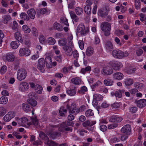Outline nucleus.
Returning a JSON list of instances; mask_svg holds the SVG:
<instances>
[{
    "instance_id": "nucleus-44",
    "label": "nucleus",
    "mask_w": 146,
    "mask_h": 146,
    "mask_svg": "<svg viewBox=\"0 0 146 146\" xmlns=\"http://www.w3.org/2000/svg\"><path fill=\"white\" fill-rule=\"evenodd\" d=\"M45 143L50 146H57V144L56 143L52 141H50L49 139Z\"/></svg>"
},
{
    "instance_id": "nucleus-50",
    "label": "nucleus",
    "mask_w": 146,
    "mask_h": 146,
    "mask_svg": "<svg viewBox=\"0 0 146 146\" xmlns=\"http://www.w3.org/2000/svg\"><path fill=\"white\" fill-rule=\"evenodd\" d=\"M72 83L75 84H79L80 80L79 79L77 78H73L71 80Z\"/></svg>"
},
{
    "instance_id": "nucleus-53",
    "label": "nucleus",
    "mask_w": 146,
    "mask_h": 146,
    "mask_svg": "<svg viewBox=\"0 0 146 146\" xmlns=\"http://www.w3.org/2000/svg\"><path fill=\"white\" fill-rule=\"evenodd\" d=\"M91 67L90 66H88L86 67L85 68H83L81 70V72L82 73H85L86 72L91 70Z\"/></svg>"
},
{
    "instance_id": "nucleus-32",
    "label": "nucleus",
    "mask_w": 146,
    "mask_h": 146,
    "mask_svg": "<svg viewBox=\"0 0 146 146\" xmlns=\"http://www.w3.org/2000/svg\"><path fill=\"white\" fill-rule=\"evenodd\" d=\"M49 137L52 138V139H54L56 136H59L60 135V133L59 132H55L52 133L50 132L49 135Z\"/></svg>"
},
{
    "instance_id": "nucleus-8",
    "label": "nucleus",
    "mask_w": 146,
    "mask_h": 146,
    "mask_svg": "<svg viewBox=\"0 0 146 146\" xmlns=\"http://www.w3.org/2000/svg\"><path fill=\"white\" fill-rule=\"evenodd\" d=\"M18 123L19 126H25L26 124L29 125V123L28 122V119L26 117H23L20 119L18 121Z\"/></svg>"
},
{
    "instance_id": "nucleus-21",
    "label": "nucleus",
    "mask_w": 146,
    "mask_h": 146,
    "mask_svg": "<svg viewBox=\"0 0 146 146\" xmlns=\"http://www.w3.org/2000/svg\"><path fill=\"white\" fill-rule=\"evenodd\" d=\"M53 27L54 29H56L59 31H61L63 30L62 25L57 23H55L54 24Z\"/></svg>"
},
{
    "instance_id": "nucleus-9",
    "label": "nucleus",
    "mask_w": 146,
    "mask_h": 146,
    "mask_svg": "<svg viewBox=\"0 0 146 146\" xmlns=\"http://www.w3.org/2000/svg\"><path fill=\"white\" fill-rule=\"evenodd\" d=\"M109 10L107 8H106L103 10L100 9L98 12V14L99 15L102 17H105L108 14Z\"/></svg>"
},
{
    "instance_id": "nucleus-6",
    "label": "nucleus",
    "mask_w": 146,
    "mask_h": 146,
    "mask_svg": "<svg viewBox=\"0 0 146 146\" xmlns=\"http://www.w3.org/2000/svg\"><path fill=\"white\" fill-rule=\"evenodd\" d=\"M29 88V84L27 83L23 82L21 83L19 85V89L22 92H25Z\"/></svg>"
},
{
    "instance_id": "nucleus-4",
    "label": "nucleus",
    "mask_w": 146,
    "mask_h": 146,
    "mask_svg": "<svg viewBox=\"0 0 146 146\" xmlns=\"http://www.w3.org/2000/svg\"><path fill=\"white\" fill-rule=\"evenodd\" d=\"M88 29L86 28L83 24H80L77 27L76 33H80L81 36L85 35L88 32Z\"/></svg>"
},
{
    "instance_id": "nucleus-16",
    "label": "nucleus",
    "mask_w": 146,
    "mask_h": 146,
    "mask_svg": "<svg viewBox=\"0 0 146 146\" xmlns=\"http://www.w3.org/2000/svg\"><path fill=\"white\" fill-rule=\"evenodd\" d=\"M131 130V126L129 125H126L121 129V131L123 133L130 132Z\"/></svg>"
},
{
    "instance_id": "nucleus-27",
    "label": "nucleus",
    "mask_w": 146,
    "mask_h": 146,
    "mask_svg": "<svg viewBox=\"0 0 146 146\" xmlns=\"http://www.w3.org/2000/svg\"><path fill=\"white\" fill-rule=\"evenodd\" d=\"M19 41H12L11 43V46L13 49H16L19 45Z\"/></svg>"
},
{
    "instance_id": "nucleus-63",
    "label": "nucleus",
    "mask_w": 146,
    "mask_h": 146,
    "mask_svg": "<svg viewBox=\"0 0 146 146\" xmlns=\"http://www.w3.org/2000/svg\"><path fill=\"white\" fill-rule=\"evenodd\" d=\"M111 106L113 108L116 109L119 108L120 107L119 104L117 103H115L111 105Z\"/></svg>"
},
{
    "instance_id": "nucleus-45",
    "label": "nucleus",
    "mask_w": 146,
    "mask_h": 146,
    "mask_svg": "<svg viewBox=\"0 0 146 146\" xmlns=\"http://www.w3.org/2000/svg\"><path fill=\"white\" fill-rule=\"evenodd\" d=\"M113 81L110 80H105L104 81V84L107 86H111L113 85Z\"/></svg>"
},
{
    "instance_id": "nucleus-30",
    "label": "nucleus",
    "mask_w": 146,
    "mask_h": 146,
    "mask_svg": "<svg viewBox=\"0 0 146 146\" xmlns=\"http://www.w3.org/2000/svg\"><path fill=\"white\" fill-rule=\"evenodd\" d=\"M17 41L20 42H22L23 41L21 34L18 32H16L14 35Z\"/></svg>"
},
{
    "instance_id": "nucleus-25",
    "label": "nucleus",
    "mask_w": 146,
    "mask_h": 146,
    "mask_svg": "<svg viewBox=\"0 0 146 146\" xmlns=\"http://www.w3.org/2000/svg\"><path fill=\"white\" fill-rule=\"evenodd\" d=\"M28 103L32 106L35 107L37 104V101L33 98L29 99L27 100Z\"/></svg>"
},
{
    "instance_id": "nucleus-57",
    "label": "nucleus",
    "mask_w": 146,
    "mask_h": 146,
    "mask_svg": "<svg viewBox=\"0 0 146 146\" xmlns=\"http://www.w3.org/2000/svg\"><path fill=\"white\" fill-rule=\"evenodd\" d=\"M13 25L12 27L13 29L15 31L17 30L18 28V24L16 21H14L13 23Z\"/></svg>"
},
{
    "instance_id": "nucleus-34",
    "label": "nucleus",
    "mask_w": 146,
    "mask_h": 146,
    "mask_svg": "<svg viewBox=\"0 0 146 146\" xmlns=\"http://www.w3.org/2000/svg\"><path fill=\"white\" fill-rule=\"evenodd\" d=\"M39 137L42 139L44 140L46 142L48 140V137L43 132H40L39 134Z\"/></svg>"
},
{
    "instance_id": "nucleus-61",
    "label": "nucleus",
    "mask_w": 146,
    "mask_h": 146,
    "mask_svg": "<svg viewBox=\"0 0 146 146\" xmlns=\"http://www.w3.org/2000/svg\"><path fill=\"white\" fill-rule=\"evenodd\" d=\"M142 85V84L139 82L135 83L134 84V87L138 88L139 89L141 88V87Z\"/></svg>"
},
{
    "instance_id": "nucleus-46",
    "label": "nucleus",
    "mask_w": 146,
    "mask_h": 146,
    "mask_svg": "<svg viewBox=\"0 0 146 146\" xmlns=\"http://www.w3.org/2000/svg\"><path fill=\"white\" fill-rule=\"evenodd\" d=\"M85 113L87 117L92 116L94 115V113L92 112V110L90 109L86 111Z\"/></svg>"
},
{
    "instance_id": "nucleus-59",
    "label": "nucleus",
    "mask_w": 146,
    "mask_h": 146,
    "mask_svg": "<svg viewBox=\"0 0 146 146\" xmlns=\"http://www.w3.org/2000/svg\"><path fill=\"white\" fill-rule=\"evenodd\" d=\"M11 118L7 114H6L3 117L4 120L6 122H8L9 121Z\"/></svg>"
},
{
    "instance_id": "nucleus-15",
    "label": "nucleus",
    "mask_w": 146,
    "mask_h": 146,
    "mask_svg": "<svg viewBox=\"0 0 146 146\" xmlns=\"http://www.w3.org/2000/svg\"><path fill=\"white\" fill-rule=\"evenodd\" d=\"M27 13L31 19H35L36 11L34 9L31 8L29 9L27 11Z\"/></svg>"
},
{
    "instance_id": "nucleus-33",
    "label": "nucleus",
    "mask_w": 146,
    "mask_h": 146,
    "mask_svg": "<svg viewBox=\"0 0 146 146\" xmlns=\"http://www.w3.org/2000/svg\"><path fill=\"white\" fill-rule=\"evenodd\" d=\"M11 19L10 16L9 15H5L4 16L3 19V23L7 24L8 22Z\"/></svg>"
},
{
    "instance_id": "nucleus-11",
    "label": "nucleus",
    "mask_w": 146,
    "mask_h": 146,
    "mask_svg": "<svg viewBox=\"0 0 146 146\" xmlns=\"http://www.w3.org/2000/svg\"><path fill=\"white\" fill-rule=\"evenodd\" d=\"M44 61L47 68H51L52 67V60L50 57L48 56L46 57Z\"/></svg>"
},
{
    "instance_id": "nucleus-35",
    "label": "nucleus",
    "mask_w": 146,
    "mask_h": 146,
    "mask_svg": "<svg viewBox=\"0 0 146 146\" xmlns=\"http://www.w3.org/2000/svg\"><path fill=\"white\" fill-rule=\"evenodd\" d=\"M26 76V74H17V78L19 81H21L25 79Z\"/></svg>"
},
{
    "instance_id": "nucleus-13",
    "label": "nucleus",
    "mask_w": 146,
    "mask_h": 146,
    "mask_svg": "<svg viewBox=\"0 0 146 146\" xmlns=\"http://www.w3.org/2000/svg\"><path fill=\"white\" fill-rule=\"evenodd\" d=\"M135 102H137V106L140 108H142L146 106V99H141L137 101H136Z\"/></svg>"
},
{
    "instance_id": "nucleus-51",
    "label": "nucleus",
    "mask_w": 146,
    "mask_h": 146,
    "mask_svg": "<svg viewBox=\"0 0 146 146\" xmlns=\"http://www.w3.org/2000/svg\"><path fill=\"white\" fill-rule=\"evenodd\" d=\"M135 5L136 9H139L140 8L141 3L140 0H135Z\"/></svg>"
},
{
    "instance_id": "nucleus-40",
    "label": "nucleus",
    "mask_w": 146,
    "mask_h": 146,
    "mask_svg": "<svg viewBox=\"0 0 146 146\" xmlns=\"http://www.w3.org/2000/svg\"><path fill=\"white\" fill-rule=\"evenodd\" d=\"M23 31L27 33H29L31 31L30 29L26 25H23L22 27Z\"/></svg>"
},
{
    "instance_id": "nucleus-49",
    "label": "nucleus",
    "mask_w": 146,
    "mask_h": 146,
    "mask_svg": "<svg viewBox=\"0 0 146 146\" xmlns=\"http://www.w3.org/2000/svg\"><path fill=\"white\" fill-rule=\"evenodd\" d=\"M48 42L50 45H53L55 43L56 40L54 38L49 37L48 39Z\"/></svg>"
},
{
    "instance_id": "nucleus-24",
    "label": "nucleus",
    "mask_w": 146,
    "mask_h": 146,
    "mask_svg": "<svg viewBox=\"0 0 146 146\" xmlns=\"http://www.w3.org/2000/svg\"><path fill=\"white\" fill-rule=\"evenodd\" d=\"M113 76L114 79L119 80L123 78V74H114Z\"/></svg>"
},
{
    "instance_id": "nucleus-52",
    "label": "nucleus",
    "mask_w": 146,
    "mask_h": 146,
    "mask_svg": "<svg viewBox=\"0 0 146 146\" xmlns=\"http://www.w3.org/2000/svg\"><path fill=\"white\" fill-rule=\"evenodd\" d=\"M66 112V110L64 109L63 108H61L59 110V113L60 116H65L64 113Z\"/></svg>"
},
{
    "instance_id": "nucleus-14",
    "label": "nucleus",
    "mask_w": 146,
    "mask_h": 146,
    "mask_svg": "<svg viewBox=\"0 0 146 146\" xmlns=\"http://www.w3.org/2000/svg\"><path fill=\"white\" fill-rule=\"evenodd\" d=\"M20 54L21 56H29L30 54V50L28 49H26L23 48H21L19 50Z\"/></svg>"
},
{
    "instance_id": "nucleus-39",
    "label": "nucleus",
    "mask_w": 146,
    "mask_h": 146,
    "mask_svg": "<svg viewBox=\"0 0 146 146\" xmlns=\"http://www.w3.org/2000/svg\"><path fill=\"white\" fill-rule=\"evenodd\" d=\"M8 101L7 97L5 96H3L0 98V104H5Z\"/></svg>"
},
{
    "instance_id": "nucleus-47",
    "label": "nucleus",
    "mask_w": 146,
    "mask_h": 146,
    "mask_svg": "<svg viewBox=\"0 0 146 146\" xmlns=\"http://www.w3.org/2000/svg\"><path fill=\"white\" fill-rule=\"evenodd\" d=\"M111 94L112 96H115L116 97H118L119 98H121L122 96L121 94L119 91H116L115 93L112 92L111 93Z\"/></svg>"
},
{
    "instance_id": "nucleus-1",
    "label": "nucleus",
    "mask_w": 146,
    "mask_h": 146,
    "mask_svg": "<svg viewBox=\"0 0 146 146\" xmlns=\"http://www.w3.org/2000/svg\"><path fill=\"white\" fill-rule=\"evenodd\" d=\"M66 108L69 110L70 113L77 114L80 111H83L86 109V107L84 105H82L78 109L76 108V106L75 103H72L70 106L68 104L66 106Z\"/></svg>"
},
{
    "instance_id": "nucleus-43",
    "label": "nucleus",
    "mask_w": 146,
    "mask_h": 146,
    "mask_svg": "<svg viewBox=\"0 0 146 146\" xmlns=\"http://www.w3.org/2000/svg\"><path fill=\"white\" fill-rule=\"evenodd\" d=\"M87 90V88L86 87L83 86L81 87L80 90H78V92L80 94H84L85 92Z\"/></svg>"
},
{
    "instance_id": "nucleus-18",
    "label": "nucleus",
    "mask_w": 146,
    "mask_h": 146,
    "mask_svg": "<svg viewBox=\"0 0 146 146\" xmlns=\"http://www.w3.org/2000/svg\"><path fill=\"white\" fill-rule=\"evenodd\" d=\"M6 60L9 62L13 61L15 58V56L11 53H8L5 55Z\"/></svg>"
},
{
    "instance_id": "nucleus-60",
    "label": "nucleus",
    "mask_w": 146,
    "mask_h": 146,
    "mask_svg": "<svg viewBox=\"0 0 146 146\" xmlns=\"http://www.w3.org/2000/svg\"><path fill=\"white\" fill-rule=\"evenodd\" d=\"M71 69V67H65L64 68H63L62 70L63 71V72H70V70Z\"/></svg>"
},
{
    "instance_id": "nucleus-29",
    "label": "nucleus",
    "mask_w": 146,
    "mask_h": 146,
    "mask_svg": "<svg viewBox=\"0 0 146 146\" xmlns=\"http://www.w3.org/2000/svg\"><path fill=\"white\" fill-rule=\"evenodd\" d=\"M102 71L104 73H112L113 72V69L109 67L104 68Z\"/></svg>"
},
{
    "instance_id": "nucleus-62",
    "label": "nucleus",
    "mask_w": 146,
    "mask_h": 146,
    "mask_svg": "<svg viewBox=\"0 0 146 146\" xmlns=\"http://www.w3.org/2000/svg\"><path fill=\"white\" fill-rule=\"evenodd\" d=\"M72 54L74 58L77 59L79 57V54L76 50H74Z\"/></svg>"
},
{
    "instance_id": "nucleus-54",
    "label": "nucleus",
    "mask_w": 146,
    "mask_h": 146,
    "mask_svg": "<svg viewBox=\"0 0 146 146\" xmlns=\"http://www.w3.org/2000/svg\"><path fill=\"white\" fill-rule=\"evenodd\" d=\"M75 1L74 0H72V1L68 4V8L70 9H73L75 5Z\"/></svg>"
},
{
    "instance_id": "nucleus-41",
    "label": "nucleus",
    "mask_w": 146,
    "mask_h": 146,
    "mask_svg": "<svg viewBox=\"0 0 146 146\" xmlns=\"http://www.w3.org/2000/svg\"><path fill=\"white\" fill-rule=\"evenodd\" d=\"M85 13L88 15L90 14L91 13V8L89 6H85L84 8Z\"/></svg>"
},
{
    "instance_id": "nucleus-23",
    "label": "nucleus",
    "mask_w": 146,
    "mask_h": 146,
    "mask_svg": "<svg viewBox=\"0 0 146 146\" xmlns=\"http://www.w3.org/2000/svg\"><path fill=\"white\" fill-rule=\"evenodd\" d=\"M105 44L106 48L107 50H110L113 49V45L110 41H107L105 43Z\"/></svg>"
},
{
    "instance_id": "nucleus-12",
    "label": "nucleus",
    "mask_w": 146,
    "mask_h": 146,
    "mask_svg": "<svg viewBox=\"0 0 146 146\" xmlns=\"http://www.w3.org/2000/svg\"><path fill=\"white\" fill-rule=\"evenodd\" d=\"M63 48L67 56H70L72 55L73 52L72 49L70 47L64 46L63 47Z\"/></svg>"
},
{
    "instance_id": "nucleus-37",
    "label": "nucleus",
    "mask_w": 146,
    "mask_h": 146,
    "mask_svg": "<svg viewBox=\"0 0 146 146\" xmlns=\"http://www.w3.org/2000/svg\"><path fill=\"white\" fill-rule=\"evenodd\" d=\"M102 96L99 94H96L93 95V100H95L100 101L102 99Z\"/></svg>"
},
{
    "instance_id": "nucleus-10",
    "label": "nucleus",
    "mask_w": 146,
    "mask_h": 146,
    "mask_svg": "<svg viewBox=\"0 0 146 146\" xmlns=\"http://www.w3.org/2000/svg\"><path fill=\"white\" fill-rule=\"evenodd\" d=\"M122 120L120 117H118L116 115H113L110 117L109 121L111 122H119Z\"/></svg>"
},
{
    "instance_id": "nucleus-20",
    "label": "nucleus",
    "mask_w": 146,
    "mask_h": 146,
    "mask_svg": "<svg viewBox=\"0 0 146 146\" xmlns=\"http://www.w3.org/2000/svg\"><path fill=\"white\" fill-rule=\"evenodd\" d=\"M31 122L29 123V125H33L35 126L37 125L38 123V120L36 117H31Z\"/></svg>"
},
{
    "instance_id": "nucleus-7",
    "label": "nucleus",
    "mask_w": 146,
    "mask_h": 146,
    "mask_svg": "<svg viewBox=\"0 0 146 146\" xmlns=\"http://www.w3.org/2000/svg\"><path fill=\"white\" fill-rule=\"evenodd\" d=\"M110 64L111 66L113 67L114 70H118L121 66V64L120 62L113 60L111 61Z\"/></svg>"
},
{
    "instance_id": "nucleus-28",
    "label": "nucleus",
    "mask_w": 146,
    "mask_h": 146,
    "mask_svg": "<svg viewBox=\"0 0 146 146\" xmlns=\"http://www.w3.org/2000/svg\"><path fill=\"white\" fill-rule=\"evenodd\" d=\"M94 52V49L91 47L87 48L86 52V54L88 56H90L92 55Z\"/></svg>"
},
{
    "instance_id": "nucleus-26",
    "label": "nucleus",
    "mask_w": 146,
    "mask_h": 146,
    "mask_svg": "<svg viewBox=\"0 0 146 146\" xmlns=\"http://www.w3.org/2000/svg\"><path fill=\"white\" fill-rule=\"evenodd\" d=\"M22 108L23 110L26 112L30 111L31 109L30 106L27 104H22Z\"/></svg>"
},
{
    "instance_id": "nucleus-48",
    "label": "nucleus",
    "mask_w": 146,
    "mask_h": 146,
    "mask_svg": "<svg viewBox=\"0 0 146 146\" xmlns=\"http://www.w3.org/2000/svg\"><path fill=\"white\" fill-rule=\"evenodd\" d=\"M102 84V82L99 80H98L95 83L92 85L91 87L92 90L94 91V89L98 87L99 85Z\"/></svg>"
},
{
    "instance_id": "nucleus-58",
    "label": "nucleus",
    "mask_w": 146,
    "mask_h": 146,
    "mask_svg": "<svg viewBox=\"0 0 146 146\" xmlns=\"http://www.w3.org/2000/svg\"><path fill=\"white\" fill-rule=\"evenodd\" d=\"M118 126V124L117 123H113L108 126V128L110 129H114L117 127Z\"/></svg>"
},
{
    "instance_id": "nucleus-56",
    "label": "nucleus",
    "mask_w": 146,
    "mask_h": 146,
    "mask_svg": "<svg viewBox=\"0 0 146 146\" xmlns=\"http://www.w3.org/2000/svg\"><path fill=\"white\" fill-rule=\"evenodd\" d=\"M32 32L33 35L35 37L38 36L37 31L35 28L33 27L32 28Z\"/></svg>"
},
{
    "instance_id": "nucleus-55",
    "label": "nucleus",
    "mask_w": 146,
    "mask_h": 146,
    "mask_svg": "<svg viewBox=\"0 0 146 146\" xmlns=\"http://www.w3.org/2000/svg\"><path fill=\"white\" fill-rule=\"evenodd\" d=\"M5 113V109L3 107H0V116H3Z\"/></svg>"
},
{
    "instance_id": "nucleus-22",
    "label": "nucleus",
    "mask_w": 146,
    "mask_h": 146,
    "mask_svg": "<svg viewBox=\"0 0 146 146\" xmlns=\"http://www.w3.org/2000/svg\"><path fill=\"white\" fill-rule=\"evenodd\" d=\"M20 17L21 19L24 21H28L29 20L30 17L25 13L22 12L20 15Z\"/></svg>"
},
{
    "instance_id": "nucleus-3",
    "label": "nucleus",
    "mask_w": 146,
    "mask_h": 146,
    "mask_svg": "<svg viewBox=\"0 0 146 146\" xmlns=\"http://www.w3.org/2000/svg\"><path fill=\"white\" fill-rule=\"evenodd\" d=\"M112 54L114 57L119 59L127 57L128 55V53L127 52H124L118 50H113L112 51Z\"/></svg>"
},
{
    "instance_id": "nucleus-5",
    "label": "nucleus",
    "mask_w": 146,
    "mask_h": 146,
    "mask_svg": "<svg viewBox=\"0 0 146 146\" xmlns=\"http://www.w3.org/2000/svg\"><path fill=\"white\" fill-rule=\"evenodd\" d=\"M45 63L44 60L43 58H40L38 61V68L42 73H44L45 72L44 69Z\"/></svg>"
},
{
    "instance_id": "nucleus-31",
    "label": "nucleus",
    "mask_w": 146,
    "mask_h": 146,
    "mask_svg": "<svg viewBox=\"0 0 146 146\" xmlns=\"http://www.w3.org/2000/svg\"><path fill=\"white\" fill-rule=\"evenodd\" d=\"M124 82L126 86H128L133 84V79L128 78L125 80Z\"/></svg>"
},
{
    "instance_id": "nucleus-42",
    "label": "nucleus",
    "mask_w": 146,
    "mask_h": 146,
    "mask_svg": "<svg viewBox=\"0 0 146 146\" xmlns=\"http://www.w3.org/2000/svg\"><path fill=\"white\" fill-rule=\"evenodd\" d=\"M35 88L36 90H37L36 92L37 93L39 94H41L42 93L43 88L41 86L39 85H36Z\"/></svg>"
},
{
    "instance_id": "nucleus-17",
    "label": "nucleus",
    "mask_w": 146,
    "mask_h": 146,
    "mask_svg": "<svg viewBox=\"0 0 146 146\" xmlns=\"http://www.w3.org/2000/svg\"><path fill=\"white\" fill-rule=\"evenodd\" d=\"M66 92L70 96H74L76 93V88L75 87L73 88H71L70 90H67L66 91Z\"/></svg>"
},
{
    "instance_id": "nucleus-19",
    "label": "nucleus",
    "mask_w": 146,
    "mask_h": 146,
    "mask_svg": "<svg viewBox=\"0 0 146 146\" xmlns=\"http://www.w3.org/2000/svg\"><path fill=\"white\" fill-rule=\"evenodd\" d=\"M70 14L71 18L75 22H77L79 21L78 17L76 15L75 13L73 11H71Z\"/></svg>"
},
{
    "instance_id": "nucleus-38",
    "label": "nucleus",
    "mask_w": 146,
    "mask_h": 146,
    "mask_svg": "<svg viewBox=\"0 0 146 146\" xmlns=\"http://www.w3.org/2000/svg\"><path fill=\"white\" fill-rule=\"evenodd\" d=\"M67 42V40L65 38H63L58 41L59 45L60 46H64L66 45Z\"/></svg>"
},
{
    "instance_id": "nucleus-36",
    "label": "nucleus",
    "mask_w": 146,
    "mask_h": 146,
    "mask_svg": "<svg viewBox=\"0 0 146 146\" xmlns=\"http://www.w3.org/2000/svg\"><path fill=\"white\" fill-rule=\"evenodd\" d=\"M75 11L78 15H80L83 12V9L80 7H77L75 9Z\"/></svg>"
},
{
    "instance_id": "nucleus-64",
    "label": "nucleus",
    "mask_w": 146,
    "mask_h": 146,
    "mask_svg": "<svg viewBox=\"0 0 146 146\" xmlns=\"http://www.w3.org/2000/svg\"><path fill=\"white\" fill-rule=\"evenodd\" d=\"M137 108L136 107H132L129 109L130 111L133 113H135L137 110Z\"/></svg>"
},
{
    "instance_id": "nucleus-2",
    "label": "nucleus",
    "mask_w": 146,
    "mask_h": 146,
    "mask_svg": "<svg viewBox=\"0 0 146 146\" xmlns=\"http://www.w3.org/2000/svg\"><path fill=\"white\" fill-rule=\"evenodd\" d=\"M101 27L102 30L104 32L105 36H108L110 34L111 29L110 24L107 22L102 23L101 24Z\"/></svg>"
}]
</instances>
